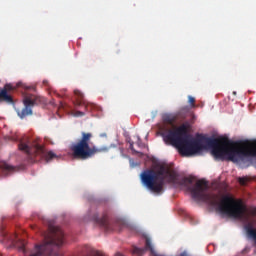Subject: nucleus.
Masks as SVG:
<instances>
[{
	"label": "nucleus",
	"instance_id": "f257e3e1",
	"mask_svg": "<svg viewBox=\"0 0 256 256\" xmlns=\"http://www.w3.org/2000/svg\"><path fill=\"white\" fill-rule=\"evenodd\" d=\"M140 182L144 185L148 191L156 195L164 193V185L167 183L173 185H181L186 187L187 191L192 195V199L202 201L209 205V207L216 208L222 215L234 219H241L246 208L242 205L241 201H236L235 198L230 195H225L222 200L219 201L217 194L205 193L208 190V182L205 180H199L195 182L194 176L184 177L180 179L177 171L170 169L169 166L161 165L158 170L147 169L140 173ZM195 182V185L192 186Z\"/></svg>",
	"mask_w": 256,
	"mask_h": 256
},
{
	"label": "nucleus",
	"instance_id": "f03ea898",
	"mask_svg": "<svg viewBox=\"0 0 256 256\" xmlns=\"http://www.w3.org/2000/svg\"><path fill=\"white\" fill-rule=\"evenodd\" d=\"M181 155L185 157L193 156L197 153L202 152L206 148H212V156L220 161H235V153L238 152V142H233L226 137L222 138H207L205 136H198L195 139H188L181 144H175Z\"/></svg>",
	"mask_w": 256,
	"mask_h": 256
},
{
	"label": "nucleus",
	"instance_id": "f8f14e48",
	"mask_svg": "<svg viewBox=\"0 0 256 256\" xmlns=\"http://www.w3.org/2000/svg\"><path fill=\"white\" fill-rule=\"evenodd\" d=\"M0 170L4 176L11 175L12 173L17 171V168L9 165L7 162L0 161Z\"/></svg>",
	"mask_w": 256,
	"mask_h": 256
},
{
	"label": "nucleus",
	"instance_id": "ddd939ff",
	"mask_svg": "<svg viewBox=\"0 0 256 256\" xmlns=\"http://www.w3.org/2000/svg\"><path fill=\"white\" fill-rule=\"evenodd\" d=\"M245 231H247L248 237L256 242V229L253 228L252 224H247V226H245Z\"/></svg>",
	"mask_w": 256,
	"mask_h": 256
},
{
	"label": "nucleus",
	"instance_id": "5701e85b",
	"mask_svg": "<svg viewBox=\"0 0 256 256\" xmlns=\"http://www.w3.org/2000/svg\"><path fill=\"white\" fill-rule=\"evenodd\" d=\"M43 85L47 86L48 85V81L47 80H43Z\"/></svg>",
	"mask_w": 256,
	"mask_h": 256
},
{
	"label": "nucleus",
	"instance_id": "7ed1b4c3",
	"mask_svg": "<svg viewBox=\"0 0 256 256\" xmlns=\"http://www.w3.org/2000/svg\"><path fill=\"white\" fill-rule=\"evenodd\" d=\"M64 245V232L58 226H48V232L43 234V243L34 247L29 256H61L59 247Z\"/></svg>",
	"mask_w": 256,
	"mask_h": 256
},
{
	"label": "nucleus",
	"instance_id": "4be33fe9",
	"mask_svg": "<svg viewBox=\"0 0 256 256\" xmlns=\"http://www.w3.org/2000/svg\"><path fill=\"white\" fill-rule=\"evenodd\" d=\"M245 183H247V179L246 178H244V177L239 178V184L245 185Z\"/></svg>",
	"mask_w": 256,
	"mask_h": 256
},
{
	"label": "nucleus",
	"instance_id": "9d476101",
	"mask_svg": "<svg viewBox=\"0 0 256 256\" xmlns=\"http://www.w3.org/2000/svg\"><path fill=\"white\" fill-rule=\"evenodd\" d=\"M240 156V157H256V148H238V151L235 152V157L234 160H236V157Z\"/></svg>",
	"mask_w": 256,
	"mask_h": 256
},
{
	"label": "nucleus",
	"instance_id": "0eeeda50",
	"mask_svg": "<svg viewBox=\"0 0 256 256\" xmlns=\"http://www.w3.org/2000/svg\"><path fill=\"white\" fill-rule=\"evenodd\" d=\"M145 251H149L151 256H163L156 252L155 248L153 247L152 240H150V238H148L147 236H145V248L133 246L132 253L133 256H144ZM91 256H103V254H101L100 251H92ZM180 256H188V254L186 252H183L180 254Z\"/></svg>",
	"mask_w": 256,
	"mask_h": 256
},
{
	"label": "nucleus",
	"instance_id": "6ab92c4d",
	"mask_svg": "<svg viewBox=\"0 0 256 256\" xmlns=\"http://www.w3.org/2000/svg\"><path fill=\"white\" fill-rule=\"evenodd\" d=\"M129 150H131L134 154H139V152H137V151L134 149V144H133V142L129 143Z\"/></svg>",
	"mask_w": 256,
	"mask_h": 256
},
{
	"label": "nucleus",
	"instance_id": "39448f33",
	"mask_svg": "<svg viewBox=\"0 0 256 256\" xmlns=\"http://www.w3.org/2000/svg\"><path fill=\"white\" fill-rule=\"evenodd\" d=\"M18 150L28 156L29 163H36L40 159H45L46 163H50L53 159H58V155L54 152H46L43 146L31 141L26 136L20 139V142L18 143Z\"/></svg>",
	"mask_w": 256,
	"mask_h": 256
},
{
	"label": "nucleus",
	"instance_id": "20e7f679",
	"mask_svg": "<svg viewBox=\"0 0 256 256\" xmlns=\"http://www.w3.org/2000/svg\"><path fill=\"white\" fill-rule=\"evenodd\" d=\"M91 132H81V138L70 146V151L75 159L87 160L94 157L97 153H106L109 151L108 146L97 148V146H91L92 140Z\"/></svg>",
	"mask_w": 256,
	"mask_h": 256
},
{
	"label": "nucleus",
	"instance_id": "4468645a",
	"mask_svg": "<svg viewBox=\"0 0 256 256\" xmlns=\"http://www.w3.org/2000/svg\"><path fill=\"white\" fill-rule=\"evenodd\" d=\"M162 121L169 125H173L177 121V116H173L172 114H164L162 115Z\"/></svg>",
	"mask_w": 256,
	"mask_h": 256
},
{
	"label": "nucleus",
	"instance_id": "423d86ee",
	"mask_svg": "<svg viewBox=\"0 0 256 256\" xmlns=\"http://www.w3.org/2000/svg\"><path fill=\"white\" fill-rule=\"evenodd\" d=\"M165 144L167 145H180L188 140V126L185 124L174 130H168L167 133L162 134Z\"/></svg>",
	"mask_w": 256,
	"mask_h": 256
},
{
	"label": "nucleus",
	"instance_id": "aec40b11",
	"mask_svg": "<svg viewBox=\"0 0 256 256\" xmlns=\"http://www.w3.org/2000/svg\"><path fill=\"white\" fill-rule=\"evenodd\" d=\"M74 93L76 96H78L79 99H83V93L80 92V90H75Z\"/></svg>",
	"mask_w": 256,
	"mask_h": 256
},
{
	"label": "nucleus",
	"instance_id": "a211bd4d",
	"mask_svg": "<svg viewBox=\"0 0 256 256\" xmlns=\"http://www.w3.org/2000/svg\"><path fill=\"white\" fill-rule=\"evenodd\" d=\"M76 106H83L86 109V111H87V108H88L86 103L83 102L82 100H79L78 102H76Z\"/></svg>",
	"mask_w": 256,
	"mask_h": 256
},
{
	"label": "nucleus",
	"instance_id": "393cba45",
	"mask_svg": "<svg viewBox=\"0 0 256 256\" xmlns=\"http://www.w3.org/2000/svg\"><path fill=\"white\" fill-rule=\"evenodd\" d=\"M29 89H34V88H32V87H27V90H29Z\"/></svg>",
	"mask_w": 256,
	"mask_h": 256
},
{
	"label": "nucleus",
	"instance_id": "f3484780",
	"mask_svg": "<svg viewBox=\"0 0 256 256\" xmlns=\"http://www.w3.org/2000/svg\"><path fill=\"white\" fill-rule=\"evenodd\" d=\"M188 103L190 104V107L194 108L195 107V98L192 96H188Z\"/></svg>",
	"mask_w": 256,
	"mask_h": 256
},
{
	"label": "nucleus",
	"instance_id": "2eb2a0df",
	"mask_svg": "<svg viewBox=\"0 0 256 256\" xmlns=\"http://www.w3.org/2000/svg\"><path fill=\"white\" fill-rule=\"evenodd\" d=\"M191 106H183V108L180 109V111H178V113L176 114V117H180L185 119L186 115H188V113L191 111Z\"/></svg>",
	"mask_w": 256,
	"mask_h": 256
},
{
	"label": "nucleus",
	"instance_id": "412c9836",
	"mask_svg": "<svg viewBox=\"0 0 256 256\" xmlns=\"http://www.w3.org/2000/svg\"><path fill=\"white\" fill-rule=\"evenodd\" d=\"M85 113L83 111H76L75 112V117H83Z\"/></svg>",
	"mask_w": 256,
	"mask_h": 256
},
{
	"label": "nucleus",
	"instance_id": "6e6552de",
	"mask_svg": "<svg viewBox=\"0 0 256 256\" xmlns=\"http://www.w3.org/2000/svg\"><path fill=\"white\" fill-rule=\"evenodd\" d=\"M39 98L35 95H26L23 99L24 108L17 110V115L21 119L33 115V107L37 104Z\"/></svg>",
	"mask_w": 256,
	"mask_h": 256
},
{
	"label": "nucleus",
	"instance_id": "b1692460",
	"mask_svg": "<svg viewBox=\"0 0 256 256\" xmlns=\"http://www.w3.org/2000/svg\"><path fill=\"white\" fill-rule=\"evenodd\" d=\"M115 256H123V254L120 252H117V253H115Z\"/></svg>",
	"mask_w": 256,
	"mask_h": 256
},
{
	"label": "nucleus",
	"instance_id": "1a4fd4ad",
	"mask_svg": "<svg viewBox=\"0 0 256 256\" xmlns=\"http://www.w3.org/2000/svg\"><path fill=\"white\" fill-rule=\"evenodd\" d=\"M15 87L12 86V84H6L4 87L0 90V102H6L8 104H12L13 100L11 95L7 94L12 91H14Z\"/></svg>",
	"mask_w": 256,
	"mask_h": 256
},
{
	"label": "nucleus",
	"instance_id": "9b49d317",
	"mask_svg": "<svg viewBox=\"0 0 256 256\" xmlns=\"http://www.w3.org/2000/svg\"><path fill=\"white\" fill-rule=\"evenodd\" d=\"M92 221L98 226H101L104 228L108 227V216L106 214H103L101 216L98 214H93Z\"/></svg>",
	"mask_w": 256,
	"mask_h": 256
},
{
	"label": "nucleus",
	"instance_id": "dca6fc26",
	"mask_svg": "<svg viewBox=\"0 0 256 256\" xmlns=\"http://www.w3.org/2000/svg\"><path fill=\"white\" fill-rule=\"evenodd\" d=\"M14 245L18 248V251H20L23 254L26 253L25 242L23 240H18V242L14 241Z\"/></svg>",
	"mask_w": 256,
	"mask_h": 256
}]
</instances>
